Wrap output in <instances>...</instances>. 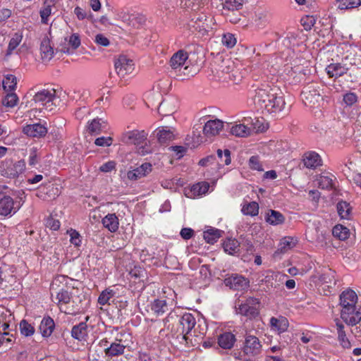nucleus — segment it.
Instances as JSON below:
<instances>
[{"instance_id":"33","label":"nucleus","mask_w":361,"mask_h":361,"mask_svg":"<svg viewBox=\"0 0 361 361\" xmlns=\"http://www.w3.org/2000/svg\"><path fill=\"white\" fill-rule=\"evenodd\" d=\"M338 339L340 344L344 348H350L351 346L350 342L346 336L345 332L344 331V325L338 321L336 324Z\"/></svg>"},{"instance_id":"13","label":"nucleus","mask_w":361,"mask_h":361,"mask_svg":"<svg viewBox=\"0 0 361 361\" xmlns=\"http://www.w3.org/2000/svg\"><path fill=\"white\" fill-rule=\"evenodd\" d=\"M25 170V161L20 160L15 163H6V167L2 170V175L10 178H14Z\"/></svg>"},{"instance_id":"7","label":"nucleus","mask_w":361,"mask_h":361,"mask_svg":"<svg viewBox=\"0 0 361 361\" xmlns=\"http://www.w3.org/2000/svg\"><path fill=\"white\" fill-rule=\"evenodd\" d=\"M20 207V202H15L11 197L0 191V215L6 216L15 214Z\"/></svg>"},{"instance_id":"30","label":"nucleus","mask_w":361,"mask_h":361,"mask_svg":"<svg viewBox=\"0 0 361 361\" xmlns=\"http://www.w3.org/2000/svg\"><path fill=\"white\" fill-rule=\"evenodd\" d=\"M265 221L271 225L277 226L284 222L285 217L279 212L269 209L266 214Z\"/></svg>"},{"instance_id":"37","label":"nucleus","mask_w":361,"mask_h":361,"mask_svg":"<svg viewBox=\"0 0 361 361\" xmlns=\"http://www.w3.org/2000/svg\"><path fill=\"white\" fill-rule=\"evenodd\" d=\"M333 176L331 174L322 175L317 179V185L319 188L329 190L333 188Z\"/></svg>"},{"instance_id":"15","label":"nucleus","mask_w":361,"mask_h":361,"mask_svg":"<svg viewBox=\"0 0 361 361\" xmlns=\"http://www.w3.org/2000/svg\"><path fill=\"white\" fill-rule=\"evenodd\" d=\"M224 127V123L219 119L209 120L203 127V134L207 137L217 135Z\"/></svg>"},{"instance_id":"19","label":"nucleus","mask_w":361,"mask_h":361,"mask_svg":"<svg viewBox=\"0 0 361 361\" xmlns=\"http://www.w3.org/2000/svg\"><path fill=\"white\" fill-rule=\"evenodd\" d=\"M152 166L149 163H144L139 167L129 171L127 173V177L129 180H136L142 177L145 176L152 171Z\"/></svg>"},{"instance_id":"62","label":"nucleus","mask_w":361,"mask_h":361,"mask_svg":"<svg viewBox=\"0 0 361 361\" xmlns=\"http://www.w3.org/2000/svg\"><path fill=\"white\" fill-rule=\"evenodd\" d=\"M94 144L101 147H109L112 144V138L111 137H100L95 140Z\"/></svg>"},{"instance_id":"39","label":"nucleus","mask_w":361,"mask_h":361,"mask_svg":"<svg viewBox=\"0 0 361 361\" xmlns=\"http://www.w3.org/2000/svg\"><path fill=\"white\" fill-rule=\"evenodd\" d=\"M244 0H222L224 11H238L241 9Z\"/></svg>"},{"instance_id":"56","label":"nucleus","mask_w":361,"mask_h":361,"mask_svg":"<svg viewBox=\"0 0 361 361\" xmlns=\"http://www.w3.org/2000/svg\"><path fill=\"white\" fill-rule=\"evenodd\" d=\"M39 153L36 147H32L29 150L28 164L31 166H35L39 161Z\"/></svg>"},{"instance_id":"12","label":"nucleus","mask_w":361,"mask_h":361,"mask_svg":"<svg viewBox=\"0 0 361 361\" xmlns=\"http://www.w3.org/2000/svg\"><path fill=\"white\" fill-rule=\"evenodd\" d=\"M114 66L117 74L121 77L132 73L134 70L133 60L124 55L120 56L115 61Z\"/></svg>"},{"instance_id":"29","label":"nucleus","mask_w":361,"mask_h":361,"mask_svg":"<svg viewBox=\"0 0 361 361\" xmlns=\"http://www.w3.org/2000/svg\"><path fill=\"white\" fill-rule=\"evenodd\" d=\"M102 224L109 231L116 232L118 228V219L115 214H108L102 219Z\"/></svg>"},{"instance_id":"1","label":"nucleus","mask_w":361,"mask_h":361,"mask_svg":"<svg viewBox=\"0 0 361 361\" xmlns=\"http://www.w3.org/2000/svg\"><path fill=\"white\" fill-rule=\"evenodd\" d=\"M254 102L262 111L273 116L287 114L290 106L286 104L283 92L277 87L257 88L255 90Z\"/></svg>"},{"instance_id":"54","label":"nucleus","mask_w":361,"mask_h":361,"mask_svg":"<svg viewBox=\"0 0 361 361\" xmlns=\"http://www.w3.org/2000/svg\"><path fill=\"white\" fill-rule=\"evenodd\" d=\"M58 304H68L71 300V295L66 290H61L56 297Z\"/></svg>"},{"instance_id":"41","label":"nucleus","mask_w":361,"mask_h":361,"mask_svg":"<svg viewBox=\"0 0 361 361\" xmlns=\"http://www.w3.org/2000/svg\"><path fill=\"white\" fill-rule=\"evenodd\" d=\"M146 21V18L142 14H130L128 18V25L135 28H139L142 26Z\"/></svg>"},{"instance_id":"6","label":"nucleus","mask_w":361,"mask_h":361,"mask_svg":"<svg viewBox=\"0 0 361 361\" xmlns=\"http://www.w3.org/2000/svg\"><path fill=\"white\" fill-rule=\"evenodd\" d=\"M340 311L341 318L347 325L353 327L361 322V305L341 309Z\"/></svg>"},{"instance_id":"18","label":"nucleus","mask_w":361,"mask_h":361,"mask_svg":"<svg viewBox=\"0 0 361 361\" xmlns=\"http://www.w3.org/2000/svg\"><path fill=\"white\" fill-rule=\"evenodd\" d=\"M40 54L44 61H50L54 54V47L51 43L50 38L46 35L40 44Z\"/></svg>"},{"instance_id":"25","label":"nucleus","mask_w":361,"mask_h":361,"mask_svg":"<svg viewBox=\"0 0 361 361\" xmlns=\"http://www.w3.org/2000/svg\"><path fill=\"white\" fill-rule=\"evenodd\" d=\"M155 133L158 142L161 145L168 143L169 141L172 140L174 137L173 132L168 127L159 128L156 130Z\"/></svg>"},{"instance_id":"24","label":"nucleus","mask_w":361,"mask_h":361,"mask_svg":"<svg viewBox=\"0 0 361 361\" xmlns=\"http://www.w3.org/2000/svg\"><path fill=\"white\" fill-rule=\"evenodd\" d=\"M55 328V323L50 317H44L39 325V331L43 337H49Z\"/></svg>"},{"instance_id":"38","label":"nucleus","mask_w":361,"mask_h":361,"mask_svg":"<svg viewBox=\"0 0 361 361\" xmlns=\"http://www.w3.org/2000/svg\"><path fill=\"white\" fill-rule=\"evenodd\" d=\"M352 207L345 201H341L337 204V211L341 219H349Z\"/></svg>"},{"instance_id":"4","label":"nucleus","mask_w":361,"mask_h":361,"mask_svg":"<svg viewBox=\"0 0 361 361\" xmlns=\"http://www.w3.org/2000/svg\"><path fill=\"white\" fill-rule=\"evenodd\" d=\"M301 98L305 105L311 107L319 106L323 101L319 90L314 85L305 87L302 91Z\"/></svg>"},{"instance_id":"44","label":"nucleus","mask_w":361,"mask_h":361,"mask_svg":"<svg viewBox=\"0 0 361 361\" xmlns=\"http://www.w3.org/2000/svg\"><path fill=\"white\" fill-rule=\"evenodd\" d=\"M225 74L226 76L224 79L228 80L235 84L239 83L243 78L242 75L240 74L238 69H232L231 71H230L228 66L227 67V70L225 71Z\"/></svg>"},{"instance_id":"23","label":"nucleus","mask_w":361,"mask_h":361,"mask_svg":"<svg viewBox=\"0 0 361 361\" xmlns=\"http://www.w3.org/2000/svg\"><path fill=\"white\" fill-rule=\"evenodd\" d=\"M87 335V325L85 322H80L73 326L71 336L73 338L82 341L86 340Z\"/></svg>"},{"instance_id":"50","label":"nucleus","mask_w":361,"mask_h":361,"mask_svg":"<svg viewBox=\"0 0 361 361\" xmlns=\"http://www.w3.org/2000/svg\"><path fill=\"white\" fill-rule=\"evenodd\" d=\"M114 291L111 289H106L103 290L98 298V302L102 305L109 304V300L114 295Z\"/></svg>"},{"instance_id":"36","label":"nucleus","mask_w":361,"mask_h":361,"mask_svg":"<svg viewBox=\"0 0 361 361\" xmlns=\"http://www.w3.org/2000/svg\"><path fill=\"white\" fill-rule=\"evenodd\" d=\"M296 240L293 239V238L290 236L284 237L281 239L279 245L278 250L281 253H285L288 250L292 249L295 246Z\"/></svg>"},{"instance_id":"20","label":"nucleus","mask_w":361,"mask_h":361,"mask_svg":"<svg viewBox=\"0 0 361 361\" xmlns=\"http://www.w3.org/2000/svg\"><path fill=\"white\" fill-rule=\"evenodd\" d=\"M345 60L352 66L361 68V48L358 47H350L345 56Z\"/></svg>"},{"instance_id":"14","label":"nucleus","mask_w":361,"mask_h":361,"mask_svg":"<svg viewBox=\"0 0 361 361\" xmlns=\"http://www.w3.org/2000/svg\"><path fill=\"white\" fill-rule=\"evenodd\" d=\"M356 293L353 290H346L340 295L339 305L341 309H348L353 306L360 305Z\"/></svg>"},{"instance_id":"58","label":"nucleus","mask_w":361,"mask_h":361,"mask_svg":"<svg viewBox=\"0 0 361 361\" xmlns=\"http://www.w3.org/2000/svg\"><path fill=\"white\" fill-rule=\"evenodd\" d=\"M71 237V243L76 247H79L81 244V236L75 230L71 229L68 231Z\"/></svg>"},{"instance_id":"17","label":"nucleus","mask_w":361,"mask_h":361,"mask_svg":"<svg viewBox=\"0 0 361 361\" xmlns=\"http://www.w3.org/2000/svg\"><path fill=\"white\" fill-rule=\"evenodd\" d=\"M126 345L122 343L121 339L116 338L111 342L109 347L106 348V356L110 357L107 361H114L113 357L121 355L124 353Z\"/></svg>"},{"instance_id":"61","label":"nucleus","mask_w":361,"mask_h":361,"mask_svg":"<svg viewBox=\"0 0 361 361\" xmlns=\"http://www.w3.org/2000/svg\"><path fill=\"white\" fill-rule=\"evenodd\" d=\"M51 13V7H47L44 5L43 8L40 11L41 21L43 24L48 23V18Z\"/></svg>"},{"instance_id":"42","label":"nucleus","mask_w":361,"mask_h":361,"mask_svg":"<svg viewBox=\"0 0 361 361\" xmlns=\"http://www.w3.org/2000/svg\"><path fill=\"white\" fill-rule=\"evenodd\" d=\"M332 233L334 237H336L341 240H344L348 238L350 231L342 225H336L334 227Z\"/></svg>"},{"instance_id":"49","label":"nucleus","mask_w":361,"mask_h":361,"mask_svg":"<svg viewBox=\"0 0 361 361\" xmlns=\"http://www.w3.org/2000/svg\"><path fill=\"white\" fill-rule=\"evenodd\" d=\"M20 331L25 336H31L35 333V328L26 320H22L20 323Z\"/></svg>"},{"instance_id":"27","label":"nucleus","mask_w":361,"mask_h":361,"mask_svg":"<svg viewBox=\"0 0 361 361\" xmlns=\"http://www.w3.org/2000/svg\"><path fill=\"white\" fill-rule=\"evenodd\" d=\"M348 70V68L340 63H331L326 68V71L329 76L330 78H336L345 74Z\"/></svg>"},{"instance_id":"9","label":"nucleus","mask_w":361,"mask_h":361,"mask_svg":"<svg viewBox=\"0 0 361 361\" xmlns=\"http://www.w3.org/2000/svg\"><path fill=\"white\" fill-rule=\"evenodd\" d=\"M262 348L259 338L255 336L245 334L243 345V353L247 356H255L259 355Z\"/></svg>"},{"instance_id":"32","label":"nucleus","mask_w":361,"mask_h":361,"mask_svg":"<svg viewBox=\"0 0 361 361\" xmlns=\"http://www.w3.org/2000/svg\"><path fill=\"white\" fill-rule=\"evenodd\" d=\"M68 44L71 46V48L69 47H63L61 49V51L66 54H73V51L77 49L81 44L80 38L78 34L73 33L72 34L68 39Z\"/></svg>"},{"instance_id":"8","label":"nucleus","mask_w":361,"mask_h":361,"mask_svg":"<svg viewBox=\"0 0 361 361\" xmlns=\"http://www.w3.org/2000/svg\"><path fill=\"white\" fill-rule=\"evenodd\" d=\"M259 301L255 298H248L244 303L239 305L238 313L250 319L259 314Z\"/></svg>"},{"instance_id":"10","label":"nucleus","mask_w":361,"mask_h":361,"mask_svg":"<svg viewBox=\"0 0 361 361\" xmlns=\"http://www.w3.org/2000/svg\"><path fill=\"white\" fill-rule=\"evenodd\" d=\"M224 283L231 289L239 291L246 290L250 287V281L242 275L232 274L224 279Z\"/></svg>"},{"instance_id":"63","label":"nucleus","mask_w":361,"mask_h":361,"mask_svg":"<svg viewBox=\"0 0 361 361\" xmlns=\"http://www.w3.org/2000/svg\"><path fill=\"white\" fill-rule=\"evenodd\" d=\"M47 194L49 195V197L54 198L56 196H58L59 195V188L56 185L49 184L48 186L47 187Z\"/></svg>"},{"instance_id":"48","label":"nucleus","mask_w":361,"mask_h":361,"mask_svg":"<svg viewBox=\"0 0 361 361\" xmlns=\"http://www.w3.org/2000/svg\"><path fill=\"white\" fill-rule=\"evenodd\" d=\"M209 188V184L207 182L198 183L193 185L191 191L194 195H201L207 192Z\"/></svg>"},{"instance_id":"52","label":"nucleus","mask_w":361,"mask_h":361,"mask_svg":"<svg viewBox=\"0 0 361 361\" xmlns=\"http://www.w3.org/2000/svg\"><path fill=\"white\" fill-rule=\"evenodd\" d=\"M360 4V0H345V1L341 2L338 8L341 10L351 9L358 7Z\"/></svg>"},{"instance_id":"40","label":"nucleus","mask_w":361,"mask_h":361,"mask_svg":"<svg viewBox=\"0 0 361 361\" xmlns=\"http://www.w3.org/2000/svg\"><path fill=\"white\" fill-rule=\"evenodd\" d=\"M221 236V231L216 228H210L203 233L204 239L210 244H214Z\"/></svg>"},{"instance_id":"59","label":"nucleus","mask_w":361,"mask_h":361,"mask_svg":"<svg viewBox=\"0 0 361 361\" xmlns=\"http://www.w3.org/2000/svg\"><path fill=\"white\" fill-rule=\"evenodd\" d=\"M343 102L347 106H352L357 101V97L354 92H348L343 95Z\"/></svg>"},{"instance_id":"21","label":"nucleus","mask_w":361,"mask_h":361,"mask_svg":"<svg viewBox=\"0 0 361 361\" xmlns=\"http://www.w3.org/2000/svg\"><path fill=\"white\" fill-rule=\"evenodd\" d=\"M304 165L308 169H315L322 165L320 156L314 152H308L303 156Z\"/></svg>"},{"instance_id":"3","label":"nucleus","mask_w":361,"mask_h":361,"mask_svg":"<svg viewBox=\"0 0 361 361\" xmlns=\"http://www.w3.org/2000/svg\"><path fill=\"white\" fill-rule=\"evenodd\" d=\"M56 99V90L54 89H44L37 92L33 97L35 103L42 106L48 111L54 110L55 106L54 100Z\"/></svg>"},{"instance_id":"5","label":"nucleus","mask_w":361,"mask_h":361,"mask_svg":"<svg viewBox=\"0 0 361 361\" xmlns=\"http://www.w3.org/2000/svg\"><path fill=\"white\" fill-rule=\"evenodd\" d=\"M188 26L192 32H197L201 35H204L211 28L209 18L204 13L195 14L188 23Z\"/></svg>"},{"instance_id":"28","label":"nucleus","mask_w":361,"mask_h":361,"mask_svg":"<svg viewBox=\"0 0 361 361\" xmlns=\"http://www.w3.org/2000/svg\"><path fill=\"white\" fill-rule=\"evenodd\" d=\"M270 324L274 330L277 331L279 334H281L287 331L288 327V321L283 317H280L279 318L271 317L270 319Z\"/></svg>"},{"instance_id":"55","label":"nucleus","mask_w":361,"mask_h":361,"mask_svg":"<svg viewBox=\"0 0 361 361\" xmlns=\"http://www.w3.org/2000/svg\"><path fill=\"white\" fill-rule=\"evenodd\" d=\"M217 156L220 159L221 161L224 165H228L231 164V152L226 149L224 151L221 149L217 150Z\"/></svg>"},{"instance_id":"43","label":"nucleus","mask_w":361,"mask_h":361,"mask_svg":"<svg viewBox=\"0 0 361 361\" xmlns=\"http://www.w3.org/2000/svg\"><path fill=\"white\" fill-rule=\"evenodd\" d=\"M241 211L245 215L255 216L259 213V205L256 202H251L244 204Z\"/></svg>"},{"instance_id":"51","label":"nucleus","mask_w":361,"mask_h":361,"mask_svg":"<svg viewBox=\"0 0 361 361\" xmlns=\"http://www.w3.org/2000/svg\"><path fill=\"white\" fill-rule=\"evenodd\" d=\"M101 120L98 118L93 119L88 125V130L91 134L97 135L102 130Z\"/></svg>"},{"instance_id":"57","label":"nucleus","mask_w":361,"mask_h":361,"mask_svg":"<svg viewBox=\"0 0 361 361\" xmlns=\"http://www.w3.org/2000/svg\"><path fill=\"white\" fill-rule=\"evenodd\" d=\"M222 43L228 48H232L236 43V39L234 35L231 33L224 35L222 37Z\"/></svg>"},{"instance_id":"26","label":"nucleus","mask_w":361,"mask_h":361,"mask_svg":"<svg viewBox=\"0 0 361 361\" xmlns=\"http://www.w3.org/2000/svg\"><path fill=\"white\" fill-rule=\"evenodd\" d=\"M230 133L236 137H245L250 135L252 133L251 127H248L247 122L243 123L235 124L230 129Z\"/></svg>"},{"instance_id":"60","label":"nucleus","mask_w":361,"mask_h":361,"mask_svg":"<svg viewBox=\"0 0 361 361\" xmlns=\"http://www.w3.org/2000/svg\"><path fill=\"white\" fill-rule=\"evenodd\" d=\"M249 166L252 169L262 171L264 169L260 164L259 157L257 156H252L250 158Z\"/></svg>"},{"instance_id":"34","label":"nucleus","mask_w":361,"mask_h":361,"mask_svg":"<svg viewBox=\"0 0 361 361\" xmlns=\"http://www.w3.org/2000/svg\"><path fill=\"white\" fill-rule=\"evenodd\" d=\"M151 310L157 316L162 315L168 311L167 302L165 300H154L151 304Z\"/></svg>"},{"instance_id":"22","label":"nucleus","mask_w":361,"mask_h":361,"mask_svg":"<svg viewBox=\"0 0 361 361\" xmlns=\"http://www.w3.org/2000/svg\"><path fill=\"white\" fill-rule=\"evenodd\" d=\"M188 58V53L184 50H179L171 58L169 63L173 69H178L182 67Z\"/></svg>"},{"instance_id":"53","label":"nucleus","mask_w":361,"mask_h":361,"mask_svg":"<svg viewBox=\"0 0 361 361\" xmlns=\"http://www.w3.org/2000/svg\"><path fill=\"white\" fill-rule=\"evenodd\" d=\"M245 122H247V124H251V129L252 130H255L257 133L262 132L266 128L265 126L262 125V122L256 119L255 122H253V120L251 118H245Z\"/></svg>"},{"instance_id":"45","label":"nucleus","mask_w":361,"mask_h":361,"mask_svg":"<svg viewBox=\"0 0 361 361\" xmlns=\"http://www.w3.org/2000/svg\"><path fill=\"white\" fill-rule=\"evenodd\" d=\"M16 78L13 75H8L3 80V87L6 92H13L16 87Z\"/></svg>"},{"instance_id":"46","label":"nucleus","mask_w":361,"mask_h":361,"mask_svg":"<svg viewBox=\"0 0 361 361\" xmlns=\"http://www.w3.org/2000/svg\"><path fill=\"white\" fill-rule=\"evenodd\" d=\"M18 101V97L16 94L12 92H8L7 94L2 99V104L6 107H14Z\"/></svg>"},{"instance_id":"11","label":"nucleus","mask_w":361,"mask_h":361,"mask_svg":"<svg viewBox=\"0 0 361 361\" xmlns=\"http://www.w3.org/2000/svg\"><path fill=\"white\" fill-rule=\"evenodd\" d=\"M147 133L145 130H131L123 134L122 142L128 145H142L145 144Z\"/></svg>"},{"instance_id":"2","label":"nucleus","mask_w":361,"mask_h":361,"mask_svg":"<svg viewBox=\"0 0 361 361\" xmlns=\"http://www.w3.org/2000/svg\"><path fill=\"white\" fill-rule=\"evenodd\" d=\"M165 327L171 329V333L187 341V335L192 331L196 324V320L192 314L185 312L178 314L176 311L171 312L164 319Z\"/></svg>"},{"instance_id":"64","label":"nucleus","mask_w":361,"mask_h":361,"mask_svg":"<svg viewBox=\"0 0 361 361\" xmlns=\"http://www.w3.org/2000/svg\"><path fill=\"white\" fill-rule=\"evenodd\" d=\"M94 42L98 45L107 47L109 44V40L103 34H97L94 37Z\"/></svg>"},{"instance_id":"31","label":"nucleus","mask_w":361,"mask_h":361,"mask_svg":"<svg viewBox=\"0 0 361 361\" xmlns=\"http://www.w3.org/2000/svg\"><path fill=\"white\" fill-rule=\"evenodd\" d=\"M235 341V336L231 332H226L219 336L218 343L222 348L230 349Z\"/></svg>"},{"instance_id":"35","label":"nucleus","mask_w":361,"mask_h":361,"mask_svg":"<svg viewBox=\"0 0 361 361\" xmlns=\"http://www.w3.org/2000/svg\"><path fill=\"white\" fill-rule=\"evenodd\" d=\"M240 243L236 239L228 238L223 243V247L226 252L234 255L239 251Z\"/></svg>"},{"instance_id":"16","label":"nucleus","mask_w":361,"mask_h":361,"mask_svg":"<svg viewBox=\"0 0 361 361\" xmlns=\"http://www.w3.org/2000/svg\"><path fill=\"white\" fill-rule=\"evenodd\" d=\"M23 132L31 137H42L47 133V128L40 123L30 124L25 126Z\"/></svg>"},{"instance_id":"47","label":"nucleus","mask_w":361,"mask_h":361,"mask_svg":"<svg viewBox=\"0 0 361 361\" xmlns=\"http://www.w3.org/2000/svg\"><path fill=\"white\" fill-rule=\"evenodd\" d=\"M23 39V35L19 32H16L11 37L7 50V54H11L12 51L19 45Z\"/></svg>"}]
</instances>
